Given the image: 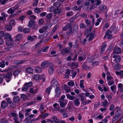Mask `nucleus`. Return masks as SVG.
<instances>
[{
	"mask_svg": "<svg viewBox=\"0 0 123 123\" xmlns=\"http://www.w3.org/2000/svg\"><path fill=\"white\" fill-rule=\"evenodd\" d=\"M22 36L20 34L18 35L16 37V39L18 41H19L21 40L22 39Z\"/></svg>",
	"mask_w": 123,
	"mask_h": 123,
	"instance_id": "4c0bfd02",
	"label": "nucleus"
},
{
	"mask_svg": "<svg viewBox=\"0 0 123 123\" xmlns=\"http://www.w3.org/2000/svg\"><path fill=\"white\" fill-rule=\"evenodd\" d=\"M107 7L105 5H101V6L99 7L98 8L99 10L101 12H103L106 13V12H104V11L106 10V9Z\"/></svg>",
	"mask_w": 123,
	"mask_h": 123,
	"instance_id": "2eb2a0df",
	"label": "nucleus"
},
{
	"mask_svg": "<svg viewBox=\"0 0 123 123\" xmlns=\"http://www.w3.org/2000/svg\"><path fill=\"white\" fill-rule=\"evenodd\" d=\"M110 104V103L108 102L106 100H105L103 102V105L104 108L107 107L108 105Z\"/></svg>",
	"mask_w": 123,
	"mask_h": 123,
	"instance_id": "412c9836",
	"label": "nucleus"
},
{
	"mask_svg": "<svg viewBox=\"0 0 123 123\" xmlns=\"http://www.w3.org/2000/svg\"><path fill=\"white\" fill-rule=\"evenodd\" d=\"M74 82L72 81L68 82V84L69 86H72L74 85Z\"/></svg>",
	"mask_w": 123,
	"mask_h": 123,
	"instance_id": "e2e57ef3",
	"label": "nucleus"
},
{
	"mask_svg": "<svg viewBox=\"0 0 123 123\" xmlns=\"http://www.w3.org/2000/svg\"><path fill=\"white\" fill-rule=\"evenodd\" d=\"M116 86L115 84H114L111 87V89L112 92L113 93L115 94L116 93V91H114V90L115 88H116Z\"/></svg>",
	"mask_w": 123,
	"mask_h": 123,
	"instance_id": "72a5a7b5",
	"label": "nucleus"
},
{
	"mask_svg": "<svg viewBox=\"0 0 123 123\" xmlns=\"http://www.w3.org/2000/svg\"><path fill=\"white\" fill-rule=\"evenodd\" d=\"M48 28L47 26H45L42 27L39 30V32L41 33H42L46 31Z\"/></svg>",
	"mask_w": 123,
	"mask_h": 123,
	"instance_id": "dca6fc26",
	"label": "nucleus"
},
{
	"mask_svg": "<svg viewBox=\"0 0 123 123\" xmlns=\"http://www.w3.org/2000/svg\"><path fill=\"white\" fill-rule=\"evenodd\" d=\"M37 38V37L36 36H29L27 40H30L31 41H33L35 39Z\"/></svg>",
	"mask_w": 123,
	"mask_h": 123,
	"instance_id": "a878e982",
	"label": "nucleus"
},
{
	"mask_svg": "<svg viewBox=\"0 0 123 123\" xmlns=\"http://www.w3.org/2000/svg\"><path fill=\"white\" fill-rule=\"evenodd\" d=\"M69 53V49L68 48H66L64 50L62 51L61 54L63 55L68 54Z\"/></svg>",
	"mask_w": 123,
	"mask_h": 123,
	"instance_id": "f8f14e48",
	"label": "nucleus"
},
{
	"mask_svg": "<svg viewBox=\"0 0 123 123\" xmlns=\"http://www.w3.org/2000/svg\"><path fill=\"white\" fill-rule=\"evenodd\" d=\"M52 88V86H50L49 87H48L45 90L46 92L49 93H50Z\"/></svg>",
	"mask_w": 123,
	"mask_h": 123,
	"instance_id": "09e8293b",
	"label": "nucleus"
},
{
	"mask_svg": "<svg viewBox=\"0 0 123 123\" xmlns=\"http://www.w3.org/2000/svg\"><path fill=\"white\" fill-rule=\"evenodd\" d=\"M26 71L29 73H31L33 72V69L31 68H26Z\"/></svg>",
	"mask_w": 123,
	"mask_h": 123,
	"instance_id": "de8ad7c7",
	"label": "nucleus"
},
{
	"mask_svg": "<svg viewBox=\"0 0 123 123\" xmlns=\"http://www.w3.org/2000/svg\"><path fill=\"white\" fill-rule=\"evenodd\" d=\"M121 60V58L119 55H114L111 60V62L112 66L114 65L116 63H119Z\"/></svg>",
	"mask_w": 123,
	"mask_h": 123,
	"instance_id": "f257e3e1",
	"label": "nucleus"
},
{
	"mask_svg": "<svg viewBox=\"0 0 123 123\" xmlns=\"http://www.w3.org/2000/svg\"><path fill=\"white\" fill-rule=\"evenodd\" d=\"M95 31H94L93 33H91L90 34H89L87 35L86 38H87L89 36V40L90 41L92 40L94 38Z\"/></svg>",
	"mask_w": 123,
	"mask_h": 123,
	"instance_id": "9d476101",
	"label": "nucleus"
},
{
	"mask_svg": "<svg viewBox=\"0 0 123 123\" xmlns=\"http://www.w3.org/2000/svg\"><path fill=\"white\" fill-rule=\"evenodd\" d=\"M20 72V71L19 70H16L13 71V74L15 76H16L18 75Z\"/></svg>",
	"mask_w": 123,
	"mask_h": 123,
	"instance_id": "37998d69",
	"label": "nucleus"
},
{
	"mask_svg": "<svg viewBox=\"0 0 123 123\" xmlns=\"http://www.w3.org/2000/svg\"><path fill=\"white\" fill-rule=\"evenodd\" d=\"M121 109H119L117 111L115 115L119 117L121 115Z\"/></svg>",
	"mask_w": 123,
	"mask_h": 123,
	"instance_id": "58836bf2",
	"label": "nucleus"
},
{
	"mask_svg": "<svg viewBox=\"0 0 123 123\" xmlns=\"http://www.w3.org/2000/svg\"><path fill=\"white\" fill-rule=\"evenodd\" d=\"M85 23H86L87 25L90 26L91 24V20L89 19H87L85 21Z\"/></svg>",
	"mask_w": 123,
	"mask_h": 123,
	"instance_id": "5fc2aeb1",
	"label": "nucleus"
},
{
	"mask_svg": "<svg viewBox=\"0 0 123 123\" xmlns=\"http://www.w3.org/2000/svg\"><path fill=\"white\" fill-rule=\"evenodd\" d=\"M82 7V6H80L78 7L76 6H74L73 7L72 9L74 11H80Z\"/></svg>",
	"mask_w": 123,
	"mask_h": 123,
	"instance_id": "5701e85b",
	"label": "nucleus"
},
{
	"mask_svg": "<svg viewBox=\"0 0 123 123\" xmlns=\"http://www.w3.org/2000/svg\"><path fill=\"white\" fill-rule=\"evenodd\" d=\"M36 17L34 15H31L29 17V18L31 20H35L36 19Z\"/></svg>",
	"mask_w": 123,
	"mask_h": 123,
	"instance_id": "680f3d73",
	"label": "nucleus"
},
{
	"mask_svg": "<svg viewBox=\"0 0 123 123\" xmlns=\"http://www.w3.org/2000/svg\"><path fill=\"white\" fill-rule=\"evenodd\" d=\"M67 109H60L58 111L62 113H64V112L66 111Z\"/></svg>",
	"mask_w": 123,
	"mask_h": 123,
	"instance_id": "69168bd1",
	"label": "nucleus"
},
{
	"mask_svg": "<svg viewBox=\"0 0 123 123\" xmlns=\"http://www.w3.org/2000/svg\"><path fill=\"white\" fill-rule=\"evenodd\" d=\"M78 27L77 26L75 28L72 29V26L68 29V31L66 33V34L67 36H70L71 35L73 34L75 35L76 34L78 31Z\"/></svg>",
	"mask_w": 123,
	"mask_h": 123,
	"instance_id": "f03ea898",
	"label": "nucleus"
},
{
	"mask_svg": "<svg viewBox=\"0 0 123 123\" xmlns=\"http://www.w3.org/2000/svg\"><path fill=\"white\" fill-rule=\"evenodd\" d=\"M64 89L66 93H68L71 91V89L67 85H65L64 86Z\"/></svg>",
	"mask_w": 123,
	"mask_h": 123,
	"instance_id": "bb28decb",
	"label": "nucleus"
},
{
	"mask_svg": "<svg viewBox=\"0 0 123 123\" xmlns=\"http://www.w3.org/2000/svg\"><path fill=\"white\" fill-rule=\"evenodd\" d=\"M79 99L78 98H75L74 101V103L75 106H78L80 104Z\"/></svg>",
	"mask_w": 123,
	"mask_h": 123,
	"instance_id": "a211bd4d",
	"label": "nucleus"
},
{
	"mask_svg": "<svg viewBox=\"0 0 123 123\" xmlns=\"http://www.w3.org/2000/svg\"><path fill=\"white\" fill-rule=\"evenodd\" d=\"M7 31H10L12 29V27L10 25H7L5 27Z\"/></svg>",
	"mask_w": 123,
	"mask_h": 123,
	"instance_id": "6e6d98bb",
	"label": "nucleus"
},
{
	"mask_svg": "<svg viewBox=\"0 0 123 123\" xmlns=\"http://www.w3.org/2000/svg\"><path fill=\"white\" fill-rule=\"evenodd\" d=\"M121 51V49L118 46H116L114 48L113 52L116 54H118Z\"/></svg>",
	"mask_w": 123,
	"mask_h": 123,
	"instance_id": "ddd939ff",
	"label": "nucleus"
},
{
	"mask_svg": "<svg viewBox=\"0 0 123 123\" xmlns=\"http://www.w3.org/2000/svg\"><path fill=\"white\" fill-rule=\"evenodd\" d=\"M97 6L96 4H93L91 6L89 9L87 10H91L97 7Z\"/></svg>",
	"mask_w": 123,
	"mask_h": 123,
	"instance_id": "c85d7f7f",
	"label": "nucleus"
},
{
	"mask_svg": "<svg viewBox=\"0 0 123 123\" xmlns=\"http://www.w3.org/2000/svg\"><path fill=\"white\" fill-rule=\"evenodd\" d=\"M82 67L83 68H88V67L87 65V62H84L82 65Z\"/></svg>",
	"mask_w": 123,
	"mask_h": 123,
	"instance_id": "338daca9",
	"label": "nucleus"
},
{
	"mask_svg": "<svg viewBox=\"0 0 123 123\" xmlns=\"http://www.w3.org/2000/svg\"><path fill=\"white\" fill-rule=\"evenodd\" d=\"M35 21L33 20H30L29 21L28 26L30 28L34 25L35 24Z\"/></svg>",
	"mask_w": 123,
	"mask_h": 123,
	"instance_id": "4468645a",
	"label": "nucleus"
},
{
	"mask_svg": "<svg viewBox=\"0 0 123 123\" xmlns=\"http://www.w3.org/2000/svg\"><path fill=\"white\" fill-rule=\"evenodd\" d=\"M114 69L116 70H117L120 69V66L117 63L116 64L112 66Z\"/></svg>",
	"mask_w": 123,
	"mask_h": 123,
	"instance_id": "c03bdc74",
	"label": "nucleus"
},
{
	"mask_svg": "<svg viewBox=\"0 0 123 123\" xmlns=\"http://www.w3.org/2000/svg\"><path fill=\"white\" fill-rule=\"evenodd\" d=\"M34 12L37 14L41 12V11L40 10V9L38 7H36L34 10Z\"/></svg>",
	"mask_w": 123,
	"mask_h": 123,
	"instance_id": "a19ab883",
	"label": "nucleus"
},
{
	"mask_svg": "<svg viewBox=\"0 0 123 123\" xmlns=\"http://www.w3.org/2000/svg\"><path fill=\"white\" fill-rule=\"evenodd\" d=\"M112 31H110V30H108L106 32L105 34L104 37L105 38L106 37H107V38L108 39H111L112 37Z\"/></svg>",
	"mask_w": 123,
	"mask_h": 123,
	"instance_id": "423d86ee",
	"label": "nucleus"
},
{
	"mask_svg": "<svg viewBox=\"0 0 123 123\" xmlns=\"http://www.w3.org/2000/svg\"><path fill=\"white\" fill-rule=\"evenodd\" d=\"M9 24L10 25L14 26L15 24V21L14 20L12 19L9 22Z\"/></svg>",
	"mask_w": 123,
	"mask_h": 123,
	"instance_id": "a18cd8bd",
	"label": "nucleus"
},
{
	"mask_svg": "<svg viewBox=\"0 0 123 123\" xmlns=\"http://www.w3.org/2000/svg\"><path fill=\"white\" fill-rule=\"evenodd\" d=\"M84 93H82L79 95V96L81 98V101H83L85 98V97H84Z\"/></svg>",
	"mask_w": 123,
	"mask_h": 123,
	"instance_id": "79ce46f5",
	"label": "nucleus"
},
{
	"mask_svg": "<svg viewBox=\"0 0 123 123\" xmlns=\"http://www.w3.org/2000/svg\"><path fill=\"white\" fill-rule=\"evenodd\" d=\"M53 17V14L52 13H49L47 14L46 16L47 18L49 21L51 20V19Z\"/></svg>",
	"mask_w": 123,
	"mask_h": 123,
	"instance_id": "f704fd0d",
	"label": "nucleus"
},
{
	"mask_svg": "<svg viewBox=\"0 0 123 123\" xmlns=\"http://www.w3.org/2000/svg\"><path fill=\"white\" fill-rule=\"evenodd\" d=\"M106 46V44L105 43H103L101 49L100 53L102 54L104 51L105 48Z\"/></svg>",
	"mask_w": 123,
	"mask_h": 123,
	"instance_id": "2f4dec72",
	"label": "nucleus"
},
{
	"mask_svg": "<svg viewBox=\"0 0 123 123\" xmlns=\"http://www.w3.org/2000/svg\"><path fill=\"white\" fill-rule=\"evenodd\" d=\"M109 30L112 31V32H113L115 33L116 32V27L114 25L111 26Z\"/></svg>",
	"mask_w": 123,
	"mask_h": 123,
	"instance_id": "393cba45",
	"label": "nucleus"
},
{
	"mask_svg": "<svg viewBox=\"0 0 123 123\" xmlns=\"http://www.w3.org/2000/svg\"><path fill=\"white\" fill-rule=\"evenodd\" d=\"M74 13L73 11H70L69 12H68L66 14V15L67 16H72L73 14Z\"/></svg>",
	"mask_w": 123,
	"mask_h": 123,
	"instance_id": "3c124183",
	"label": "nucleus"
},
{
	"mask_svg": "<svg viewBox=\"0 0 123 123\" xmlns=\"http://www.w3.org/2000/svg\"><path fill=\"white\" fill-rule=\"evenodd\" d=\"M15 11L14 10L13 7H12L10 8L7 11V13L9 14H12L14 13L15 12Z\"/></svg>",
	"mask_w": 123,
	"mask_h": 123,
	"instance_id": "473e14b6",
	"label": "nucleus"
},
{
	"mask_svg": "<svg viewBox=\"0 0 123 123\" xmlns=\"http://www.w3.org/2000/svg\"><path fill=\"white\" fill-rule=\"evenodd\" d=\"M55 93H61V91L59 87H57L55 90Z\"/></svg>",
	"mask_w": 123,
	"mask_h": 123,
	"instance_id": "864d4df0",
	"label": "nucleus"
},
{
	"mask_svg": "<svg viewBox=\"0 0 123 123\" xmlns=\"http://www.w3.org/2000/svg\"><path fill=\"white\" fill-rule=\"evenodd\" d=\"M54 7L57 8L59 7L61 5V3L59 2H56L53 4Z\"/></svg>",
	"mask_w": 123,
	"mask_h": 123,
	"instance_id": "e433bc0d",
	"label": "nucleus"
},
{
	"mask_svg": "<svg viewBox=\"0 0 123 123\" xmlns=\"http://www.w3.org/2000/svg\"><path fill=\"white\" fill-rule=\"evenodd\" d=\"M19 97L18 96L14 97L13 98V101L15 103L18 102L19 101Z\"/></svg>",
	"mask_w": 123,
	"mask_h": 123,
	"instance_id": "c756f323",
	"label": "nucleus"
},
{
	"mask_svg": "<svg viewBox=\"0 0 123 123\" xmlns=\"http://www.w3.org/2000/svg\"><path fill=\"white\" fill-rule=\"evenodd\" d=\"M4 37L5 38L7 39H9L11 41L12 40L11 37L9 34L8 33H6L4 35Z\"/></svg>",
	"mask_w": 123,
	"mask_h": 123,
	"instance_id": "6ab92c4d",
	"label": "nucleus"
},
{
	"mask_svg": "<svg viewBox=\"0 0 123 123\" xmlns=\"http://www.w3.org/2000/svg\"><path fill=\"white\" fill-rule=\"evenodd\" d=\"M49 63L48 61H45L43 62L41 65V68L42 69L45 68V67H48L49 65Z\"/></svg>",
	"mask_w": 123,
	"mask_h": 123,
	"instance_id": "6e6552de",
	"label": "nucleus"
},
{
	"mask_svg": "<svg viewBox=\"0 0 123 123\" xmlns=\"http://www.w3.org/2000/svg\"><path fill=\"white\" fill-rule=\"evenodd\" d=\"M71 71L72 74H73L72 75V77L73 78H74L76 76L77 72L75 71H74L73 70H72Z\"/></svg>",
	"mask_w": 123,
	"mask_h": 123,
	"instance_id": "bf43d9fd",
	"label": "nucleus"
},
{
	"mask_svg": "<svg viewBox=\"0 0 123 123\" xmlns=\"http://www.w3.org/2000/svg\"><path fill=\"white\" fill-rule=\"evenodd\" d=\"M18 66H11L10 67V68H9L8 69H6L5 70H3L1 71V72H6V71H8L10 70H11L13 69H14L16 68H18Z\"/></svg>",
	"mask_w": 123,
	"mask_h": 123,
	"instance_id": "f3484780",
	"label": "nucleus"
},
{
	"mask_svg": "<svg viewBox=\"0 0 123 123\" xmlns=\"http://www.w3.org/2000/svg\"><path fill=\"white\" fill-rule=\"evenodd\" d=\"M72 25L71 23H68L66 26L63 28H62V30L64 31H66L67 30L68 28L69 29V28Z\"/></svg>",
	"mask_w": 123,
	"mask_h": 123,
	"instance_id": "aec40b11",
	"label": "nucleus"
},
{
	"mask_svg": "<svg viewBox=\"0 0 123 123\" xmlns=\"http://www.w3.org/2000/svg\"><path fill=\"white\" fill-rule=\"evenodd\" d=\"M108 84L111 86L114 83V79L113 77H109L107 78Z\"/></svg>",
	"mask_w": 123,
	"mask_h": 123,
	"instance_id": "1a4fd4ad",
	"label": "nucleus"
},
{
	"mask_svg": "<svg viewBox=\"0 0 123 123\" xmlns=\"http://www.w3.org/2000/svg\"><path fill=\"white\" fill-rule=\"evenodd\" d=\"M67 65L68 66L71 67L72 69L76 68L78 67V64L77 63H75L74 62L68 63Z\"/></svg>",
	"mask_w": 123,
	"mask_h": 123,
	"instance_id": "7ed1b4c3",
	"label": "nucleus"
},
{
	"mask_svg": "<svg viewBox=\"0 0 123 123\" xmlns=\"http://www.w3.org/2000/svg\"><path fill=\"white\" fill-rule=\"evenodd\" d=\"M45 79V78L44 75H42L40 76L39 80H41L43 82L44 81Z\"/></svg>",
	"mask_w": 123,
	"mask_h": 123,
	"instance_id": "8fccbe9b",
	"label": "nucleus"
},
{
	"mask_svg": "<svg viewBox=\"0 0 123 123\" xmlns=\"http://www.w3.org/2000/svg\"><path fill=\"white\" fill-rule=\"evenodd\" d=\"M53 11L55 14H58V15H59L61 13L60 9L59 8L55 9L53 10Z\"/></svg>",
	"mask_w": 123,
	"mask_h": 123,
	"instance_id": "b1692460",
	"label": "nucleus"
},
{
	"mask_svg": "<svg viewBox=\"0 0 123 123\" xmlns=\"http://www.w3.org/2000/svg\"><path fill=\"white\" fill-rule=\"evenodd\" d=\"M76 15L71 17L69 20V21L70 22L73 21L75 20L76 18Z\"/></svg>",
	"mask_w": 123,
	"mask_h": 123,
	"instance_id": "603ef678",
	"label": "nucleus"
},
{
	"mask_svg": "<svg viewBox=\"0 0 123 123\" xmlns=\"http://www.w3.org/2000/svg\"><path fill=\"white\" fill-rule=\"evenodd\" d=\"M40 75L38 74H36L34 75V79L36 80H39Z\"/></svg>",
	"mask_w": 123,
	"mask_h": 123,
	"instance_id": "49530a36",
	"label": "nucleus"
},
{
	"mask_svg": "<svg viewBox=\"0 0 123 123\" xmlns=\"http://www.w3.org/2000/svg\"><path fill=\"white\" fill-rule=\"evenodd\" d=\"M1 15L2 16L0 17V23L5 21L6 20V17L7 16V15L4 12L1 13Z\"/></svg>",
	"mask_w": 123,
	"mask_h": 123,
	"instance_id": "39448f33",
	"label": "nucleus"
},
{
	"mask_svg": "<svg viewBox=\"0 0 123 123\" xmlns=\"http://www.w3.org/2000/svg\"><path fill=\"white\" fill-rule=\"evenodd\" d=\"M30 29L29 28H25L23 29V32L25 33H28L30 31Z\"/></svg>",
	"mask_w": 123,
	"mask_h": 123,
	"instance_id": "13d9d810",
	"label": "nucleus"
},
{
	"mask_svg": "<svg viewBox=\"0 0 123 123\" xmlns=\"http://www.w3.org/2000/svg\"><path fill=\"white\" fill-rule=\"evenodd\" d=\"M67 98L70 100H73L75 98V97L74 96H71L69 94H66Z\"/></svg>",
	"mask_w": 123,
	"mask_h": 123,
	"instance_id": "4be33fe9",
	"label": "nucleus"
},
{
	"mask_svg": "<svg viewBox=\"0 0 123 123\" xmlns=\"http://www.w3.org/2000/svg\"><path fill=\"white\" fill-rule=\"evenodd\" d=\"M84 81L83 80H81L80 81V87L81 88L84 87V86L83 85Z\"/></svg>",
	"mask_w": 123,
	"mask_h": 123,
	"instance_id": "4d7b16f0",
	"label": "nucleus"
},
{
	"mask_svg": "<svg viewBox=\"0 0 123 123\" xmlns=\"http://www.w3.org/2000/svg\"><path fill=\"white\" fill-rule=\"evenodd\" d=\"M7 105L6 102L4 101H2L1 104V107L2 108H5Z\"/></svg>",
	"mask_w": 123,
	"mask_h": 123,
	"instance_id": "7c9ffc66",
	"label": "nucleus"
},
{
	"mask_svg": "<svg viewBox=\"0 0 123 123\" xmlns=\"http://www.w3.org/2000/svg\"><path fill=\"white\" fill-rule=\"evenodd\" d=\"M21 98H23V100H25L27 98V96L25 94H22L21 95Z\"/></svg>",
	"mask_w": 123,
	"mask_h": 123,
	"instance_id": "0e129e2a",
	"label": "nucleus"
},
{
	"mask_svg": "<svg viewBox=\"0 0 123 123\" xmlns=\"http://www.w3.org/2000/svg\"><path fill=\"white\" fill-rule=\"evenodd\" d=\"M95 2H96L97 3L96 4L97 5H98L100 4L101 3L102 1L100 0H94Z\"/></svg>",
	"mask_w": 123,
	"mask_h": 123,
	"instance_id": "774afa93",
	"label": "nucleus"
},
{
	"mask_svg": "<svg viewBox=\"0 0 123 123\" xmlns=\"http://www.w3.org/2000/svg\"><path fill=\"white\" fill-rule=\"evenodd\" d=\"M32 85V82L31 81L28 83H26L24 85V86H26V87H31Z\"/></svg>",
	"mask_w": 123,
	"mask_h": 123,
	"instance_id": "c9c22d12",
	"label": "nucleus"
},
{
	"mask_svg": "<svg viewBox=\"0 0 123 123\" xmlns=\"http://www.w3.org/2000/svg\"><path fill=\"white\" fill-rule=\"evenodd\" d=\"M12 73L10 72L7 73L5 75V77L7 82H8L11 80V78L12 77Z\"/></svg>",
	"mask_w": 123,
	"mask_h": 123,
	"instance_id": "20e7f679",
	"label": "nucleus"
},
{
	"mask_svg": "<svg viewBox=\"0 0 123 123\" xmlns=\"http://www.w3.org/2000/svg\"><path fill=\"white\" fill-rule=\"evenodd\" d=\"M35 69V71L37 73H40L41 71L42 68L39 67H36Z\"/></svg>",
	"mask_w": 123,
	"mask_h": 123,
	"instance_id": "ea45409f",
	"label": "nucleus"
},
{
	"mask_svg": "<svg viewBox=\"0 0 123 123\" xmlns=\"http://www.w3.org/2000/svg\"><path fill=\"white\" fill-rule=\"evenodd\" d=\"M54 71V68L53 67H50L48 69V73L50 75L53 73Z\"/></svg>",
	"mask_w": 123,
	"mask_h": 123,
	"instance_id": "cd10ccee",
	"label": "nucleus"
},
{
	"mask_svg": "<svg viewBox=\"0 0 123 123\" xmlns=\"http://www.w3.org/2000/svg\"><path fill=\"white\" fill-rule=\"evenodd\" d=\"M60 105L62 108H64L66 105L67 103V99L65 100H59Z\"/></svg>",
	"mask_w": 123,
	"mask_h": 123,
	"instance_id": "0eeeda50",
	"label": "nucleus"
},
{
	"mask_svg": "<svg viewBox=\"0 0 123 123\" xmlns=\"http://www.w3.org/2000/svg\"><path fill=\"white\" fill-rule=\"evenodd\" d=\"M51 84L50 86H52H52L56 87L58 85V82L56 79L54 78L51 81Z\"/></svg>",
	"mask_w": 123,
	"mask_h": 123,
	"instance_id": "9b49d317",
	"label": "nucleus"
},
{
	"mask_svg": "<svg viewBox=\"0 0 123 123\" xmlns=\"http://www.w3.org/2000/svg\"><path fill=\"white\" fill-rule=\"evenodd\" d=\"M19 7V6L18 5L16 4L15 5L14 7H13L14 10L15 12L16 10H18Z\"/></svg>",
	"mask_w": 123,
	"mask_h": 123,
	"instance_id": "052dcab7",
	"label": "nucleus"
}]
</instances>
